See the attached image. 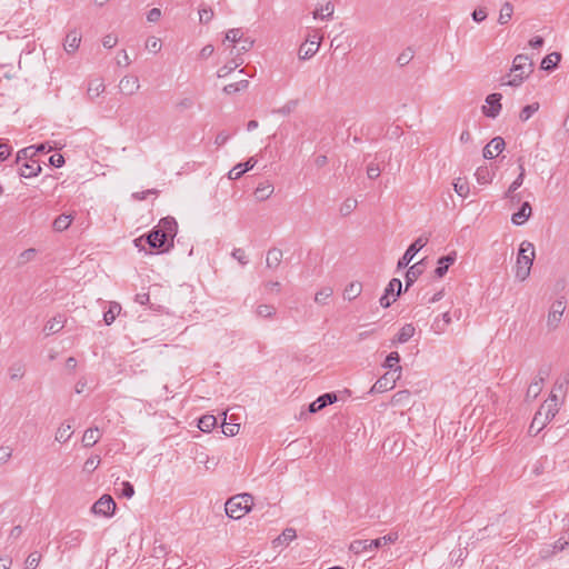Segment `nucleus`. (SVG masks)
Here are the masks:
<instances>
[{"instance_id": "obj_1", "label": "nucleus", "mask_w": 569, "mask_h": 569, "mask_svg": "<svg viewBox=\"0 0 569 569\" xmlns=\"http://www.w3.org/2000/svg\"><path fill=\"white\" fill-rule=\"evenodd\" d=\"M177 229L178 226L173 218H162L148 234L147 242L152 249L166 252L173 247V238L177 234Z\"/></svg>"}, {"instance_id": "obj_2", "label": "nucleus", "mask_w": 569, "mask_h": 569, "mask_svg": "<svg viewBox=\"0 0 569 569\" xmlns=\"http://www.w3.org/2000/svg\"><path fill=\"white\" fill-rule=\"evenodd\" d=\"M569 381L563 378L557 380L552 387V390L548 399L541 405L538 412L551 420L555 418L559 410L560 405L563 402Z\"/></svg>"}, {"instance_id": "obj_3", "label": "nucleus", "mask_w": 569, "mask_h": 569, "mask_svg": "<svg viewBox=\"0 0 569 569\" xmlns=\"http://www.w3.org/2000/svg\"><path fill=\"white\" fill-rule=\"evenodd\" d=\"M253 41L244 37L240 28L230 29L222 41V47L230 54L239 56L251 49Z\"/></svg>"}, {"instance_id": "obj_4", "label": "nucleus", "mask_w": 569, "mask_h": 569, "mask_svg": "<svg viewBox=\"0 0 569 569\" xmlns=\"http://www.w3.org/2000/svg\"><path fill=\"white\" fill-rule=\"evenodd\" d=\"M532 72V62L525 54H518L515 57L510 72L508 73V80L502 84L518 87L526 78Z\"/></svg>"}, {"instance_id": "obj_5", "label": "nucleus", "mask_w": 569, "mask_h": 569, "mask_svg": "<svg viewBox=\"0 0 569 569\" xmlns=\"http://www.w3.org/2000/svg\"><path fill=\"white\" fill-rule=\"evenodd\" d=\"M253 506V498L249 493H241L231 497L226 502V513L232 519H241Z\"/></svg>"}, {"instance_id": "obj_6", "label": "nucleus", "mask_w": 569, "mask_h": 569, "mask_svg": "<svg viewBox=\"0 0 569 569\" xmlns=\"http://www.w3.org/2000/svg\"><path fill=\"white\" fill-rule=\"evenodd\" d=\"M535 258L533 246L529 242H523L520 246L517 264H516V277L520 280H525L531 270Z\"/></svg>"}, {"instance_id": "obj_7", "label": "nucleus", "mask_w": 569, "mask_h": 569, "mask_svg": "<svg viewBox=\"0 0 569 569\" xmlns=\"http://www.w3.org/2000/svg\"><path fill=\"white\" fill-rule=\"evenodd\" d=\"M29 153L31 156L34 154L32 148H26L23 150H20L17 154L18 163L24 161L19 169L20 174L24 178L36 177L41 171L39 162L32 158L29 159Z\"/></svg>"}, {"instance_id": "obj_8", "label": "nucleus", "mask_w": 569, "mask_h": 569, "mask_svg": "<svg viewBox=\"0 0 569 569\" xmlns=\"http://www.w3.org/2000/svg\"><path fill=\"white\" fill-rule=\"evenodd\" d=\"M322 38V34H320L318 31L315 32L313 36L308 37L306 41L300 46L299 57L301 59L311 58L319 50Z\"/></svg>"}, {"instance_id": "obj_9", "label": "nucleus", "mask_w": 569, "mask_h": 569, "mask_svg": "<svg viewBox=\"0 0 569 569\" xmlns=\"http://www.w3.org/2000/svg\"><path fill=\"white\" fill-rule=\"evenodd\" d=\"M116 510V502L109 495L102 496L92 507V511L96 515H101L104 517L113 515Z\"/></svg>"}, {"instance_id": "obj_10", "label": "nucleus", "mask_w": 569, "mask_h": 569, "mask_svg": "<svg viewBox=\"0 0 569 569\" xmlns=\"http://www.w3.org/2000/svg\"><path fill=\"white\" fill-rule=\"evenodd\" d=\"M501 94L491 93L486 99V106H483L482 110L487 117L495 118L499 114L501 110L500 103Z\"/></svg>"}, {"instance_id": "obj_11", "label": "nucleus", "mask_w": 569, "mask_h": 569, "mask_svg": "<svg viewBox=\"0 0 569 569\" xmlns=\"http://www.w3.org/2000/svg\"><path fill=\"white\" fill-rule=\"evenodd\" d=\"M505 140L501 137L493 138L483 149V157L486 159H493L498 157L505 149Z\"/></svg>"}, {"instance_id": "obj_12", "label": "nucleus", "mask_w": 569, "mask_h": 569, "mask_svg": "<svg viewBox=\"0 0 569 569\" xmlns=\"http://www.w3.org/2000/svg\"><path fill=\"white\" fill-rule=\"evenodd\" d=\"M139 79L136 76H126L119 82V90L126 96H132L139 90Z\"/></svg>"}, {"instance_id": "obj_13", "label": "nucleus", "mask_w": 569, "mask_h": 569, "mask_svg": "<svg viewBox=\"0 0 569 569\" xmlns=\"http://www.w3.org/2000/svg\"><path fill=\"white\" fill-rule=\"evenodd\" d=\"M427 243V240H423L421 238H419L418 240H416L409 248L408 250L406 251L405 256L402 257L401 260H399L398 262V267L399 268H403L406 266H408L410 263V261L412 260V258L415 257V254L421 249L425 247V244Z\"/></svg>"}, {"instance_id": "obj_14", "label": "nucleus", "mask_w": 569, "mask_h": 569, "mask_svg": "<svg viewBox=\"0 0 569 569\" xmlns=\"http://www.w3.org/2000/svg\"><path fill=\"white\" fill-rule=\"evenodd\" d=\"M335 401H337V396L335 393H326L321 397H319L317 400H315L310 407L309 411L315 413L321 409H323L327 405H331Z\"/></svg>"}, {"instance_id": "obj_15", "label": "nucleus", "mask_w": 569, "mask_h": 569, "mask_svg": "<svg viewBox=\"0 0 569 569\" xmlns=\"http://www.w3.org/2000/svg\"><path fill=\"white\" fill-rule=\"evenodd\" d=\"M531 216V206L529 202H523L520 210L512 214L511 220L515 224H523Z\"/></svg>"}, {"instance_id": "obj_16", "label": "nucleus", "mask_w": 569, "mask_h": 569, "mask_svg": "<svg viewBox=\"0 0 569 569\" xmlns=\"http://www.w3.org/2000/svg\"><path fill=\"white\" fill-rule=\"evenodd\" d=\"M81 42V36L77 31H70L66 37L64 49L68 52H74Z\"/></svg>"}, {"instance_id": "obj_17", "label": "nucleus", "mask_w": 569, "mask_h": 569, "mask_svg": "<svg viewBox=\"0 0 569 569\" xmlns=\"http://www.w3.org/2000/svg\"><path fill=\"white\" fill-rule=\"evenodd\" d=\"M73 221V216L71 214H60L58 216L52 223V227L56 231H64L67 230L71 222Z\"/></svg>"}, {"instance_id": "obj_18", "label": "nucleus", "mask_w": 569, "mask_h": 569, "mask_svg": "<svg viewBox=\"0 0 569 569\" xmlns=\"http://www.w3.org/2000/svg\"><path fill=\"white\" fill-rule=\"evenodd\" d=\"M272 193L273 186L268 181L260 183L254 190V196L260 201L268 199Z\"/></svg>"}, {"instance_id": "obj_19", "label": "nucleus", "mask_w": 569, "mask_h": 569, "mask_svg": "<svg viewBox=\"0 0 569 569\" xmlns=\"http://www.w3.org/2000/svg\"><path fill=\"white\" fill-rule=\"evenodd\" d=\"M100 439V431L98 428H90L84 431L82 442L86 447L94 446Z\"/></svg>"}, {"instance_id": "obj_20", "label": "nucleus", "mask_w": 569, "mask_h": 569, "mask_svg": "<svg viewBox=\"0 0 569 569\" xmlns=\"http://www.w3.org/2000/svg\"><path fill=\"white\" fill-rule=\"evenodd\" d=\"M560 60H561V54L559 52H551L542 59L541 68L543 70H551L555 67H557V64L560 62Z\"/></svg>"}, {"instance_id": "obj_21", "label": "nucleus", "mask_w": 569, "mask_h": 569, "mask_svg": "<svg viewBox=\"0 0 569 569\" xmlns=\"http://www.w3.org/2000/svg\"><path fill=\"white\" fill-rule=\"evenodd\" d=\"M121 312V306L118 302H111L108 311L103 315L106 325L110 326Z\"/></svg>"}, {"instance_id": "obj_22", "label": "nucleus", "mask_w": 569, "mask_h": 569, "mask_svg": "<svg viewBox=\"0 0 569 569\" xmlns=\"http://www.w3.org/2000/svg\"><path fill=\"white\" fill-rule=\"evenodd\" d=\"M548 421H549L548 418H546V417L541 416L539 412H537L536 416L533 417L531 425H530L529 432L537 435L538 432H540L543 429V427L546 426V423Z\"/></svg>"}, {"instance_id": "obj_23", "label": "nucleus", "mask_w": 569, "mask_h": 569, "mask_svg": "<svg viewBox=\"0 0 569 569\" xmlns=\"http://www.w3.org/2000/svg\"><path fill=\"white\" fill-rule=\"evenodd\" d=\"M106 87L101 79H94L89 83L88 87V96L90 98H97L99 97L103 91Z\"/></svg>"}, {"instance_id": "obj_24", "label": "nucleus", "mask_w": 569, "mask_h": 569, "mask_svg": "<svg viewBox=\"0 0 569 569\" xmlns=\"http://www.w3.org/2000/svg\"><path fill=\"white\" fill-rule=\"evenodd\" d=\"M64 322H66V319L62 316H57L48 321L44 329L49 333H56L64 327Z\"/></svg>"}, {"instance_id": "obj_25", "label": "nucleus", "mask_w": 569, "mask_h": 569, "mask_svg": "<svg viewBox=\"0 0 569 569\" xmlns=\"http://www.w3.org/2000/svg\"><path fill=\"white\" fill-rule=\"evenodd\" d=\"M217 425V419L214 416L207 415L199 419L198 427L203 432H210Z\"/></svg>"}, {"instance_id": "obj_26", "label": "nucleus", "mask_w": 569, "mask_h": 569, "mask_svg": "<svg viewBox=\"0 0 569 569\" xmlns=\"http://www.w3.org/2000/svg\"><path fill=\"white\" fill-rule=\"evenodd\" d=\"M368 545L369 540H355L350 543L349 549L356 555L367 553L372 550Z\"/></svg>"}, {"instance_id": "obj_27", "label": "nucleus", "mask_w": 569, "mask_h": 569, "mask_svg": "<svg viewBox=\"0 0 569 569\" xmlns=\"http://www.w3.org/2000/svg\"><path fill=\"white\" fill-rule=\"evenodd\" d=\"M297 537L296 530L293 528H287L282 531V533L274 540L277 546L288 545Z\"/></svg>"}, {"instance_id": "obj_28", "label": "nucleus", "mask_w": 569, "mask_h": 569, "mask_svg": "<svg viewBox=\"0 0 569 569\" xmlns=\"http://www.w3.org/2000/svg\"><path fill=\"white\" fill-rule=\"evenodd\" d=\"M282 259V252L279 249H271L267 253V266L270 268H276L279 266L280 261Z\"/></svg>"}, {"instance_id": "obj_29", "label": "nucleus", "mask_w": 569, "mask_h": 569, "mask_svg": "<svg viewBox=\"0 0 569 569\" xmlns=\"http://www.w3.org/2000/svg\"><path fill=\"white\" fill-rule=\"evenodd\" d=\"M333 14V4L328 1L325 6L313 11L315 19H325Z\"/></svg>"}, {"instance_id": "obj_30", "label": "nucleus", "mask_w": 569, "mask_h": 569, "mask_svg": "<svg viewBox=\"0 0 569 569\" xmlns=\"http://www.w3.org/2000/svg\"><path fill=\"white\" fill-rule=\"evenodd\" d=\"M540 108L539 102H533L531 104H528L522 108V110L519 113V118L521 121L529 120L533 113H536Z\"/></svg>"}, {"instance_id": "obj_31", "label": "nucleus", "mask_w": 569, "mask_h": 569, "mask_svg": "<svg viewBox=\"0 0 569 569\" xmlns=\"http://www.w3.org/2000/svg\"><path fill=\"white\" fill-rule=\"evenodd\" d=\"M455 257L452 256H446L440 258L438 261V267L436 269V274L438 277H442L447 272L449 264L452 263Z\"/></svg>"}, {"instance_id": "obj_32", "label": "nucleus", "mask_w": 569, "mask_h": 569, "mask_svg": "<svg viewBox=\"0 0 569 569\" xmlns=\"http://www.w3.org/2000/svg\"><path fill=\"white\" fill-rule=\"evenodd\" d=\"M362 290V284L360 282H351L345 290V297L349 300L357 298Z\"/></svg>"}, {"instance_id": "obj_33", "label": "nucleus", "mask_w": 569, "mask_h": 569, "mask_svg": "<svg viewBox=\"0 0 569 569\" xmlns=\"http://www.w3.org/2000/svg\"><path fill=\"white\" fill-rule=\"evenodd\" d=\"M453 188H455V191L460 196V197H467L468 193H469V183L467 181V179L465 178H458L456 180V182L453 183Z\"/></svg>"}, {"instance_id": "obj_34", "label": "nucleus", "mask_w": 569, "mask_h": 569, "mask_svg": "<svg viewBox=\"0 0 569 569\" xmlns=\"http://www.w3.org/2000/svg\"><path fill=\"white\" fill-rule=\"evenodd\" d=\"M389 383H390V380L387 377V375H385L379 380H377V382L372 386L371 392H373V393L386 392L390 388Z\"/></svg>"}, {"instance_id": "obj_35", "label": "nucleus", "mask_w": 569, "mask_h": 569, "mask_svg": "<svg viewBox=\"0 0 569 569\" xmlns=\"http://www.w3.org/2000/svg\"><path fill=\"white\" fill-rule=\"evenodd\" d=\"M415 332H416V328L411 323L403 326L398 333V341L399 342L408 341L415 335Z\"/></svg>"}, {"instance_id": "obj_36", "label": "nucleus", "mask_w": 569, "mask_h": 569, "mask_svg": "<svg viewBox=\"0 0 569 569\" xmlns=\"http://www.w3.org/2000/svg\"><path fill=\"white\" fill-rule=\"evenodd\" d=\"M512 13H513V9H512V6L508 2H506L501 9H500V13H499V22L501 24H505L507 23L511 17H512Z\"/></svg>"}, {"instance_id": "obj_37", "label": "nucleus", "mask_w": 569, "mask_h": 569, "mask_svg": "<svg viewBox=\"0 0 569 569\" xmlns=\"http://www.w3.org/2000/svg\"><path fill=\"white\" fill-rule=\"evenodd\" d=\"M72 435L70 425H62L58 428L56 439L60 442H66Z\"/></svg>"}, {"instance_id": "obj_38", "label": "nucleus", "mask_w": 569, "mask_h": 569, "mask_svg": "<svg viewBox=\"0 0 569 569\" xmlns=\"http://www.w3.org/2000/svg\"><path fill=\"white\" fill-rule=\"evenodd\" d=\"M146 49L150 52L157 53L161 49V40L157 37H150L146 41Z\"/></svg>"}, {"instance_id": "obj_39", "label": "nucleus", "mask_w": 569, "mask_h": 569, "mask_svg": "<svg viewBox=\"0 0 569 569\" xmlns=\"http://www.w3.org/2000/svg\"><path fill=\"white\" fill-rule=\"evenodd\" d=\"M248 80H241L239 82H236V83H231V84H228L223 88V91L226 93H233V92H237V91H240V90H243L248 87Z\"/></svg>"}, {"instance_id": "obj_40", "label": "nucleus", "mask_w": 569, "mask_h": 569, "mask_svg": "<svg viewBox=\"0 0 569 569\" xmlns=\"http://www.w3.org/2000/svg\"><path fill=\"white\" fill-rule=\"evenodd\" d=\"M100 465V457L99 456H92L88 458L83 465V470L88 472H92L98 468Z\"/></svg>"}, {"instance_id": "obj_41", "label": "nucleus", "mask_w": 569, "mask_h": 569, "mask_svg": "<svg viewBox=\"0 0 569 569\" xmlns=\"http://www.w3.org/2000/svg\"><path fill=\"white\" fill-rule=\"evenodd\" d=\"M240 66V63H238L237 61H232L223 67H221L219 70H218V77L219 78H224L227 77L229 73H231L234 69H237L238 67Z\"/></svg>"}, {"instance_id": "obj_42", "label": "nucleus", "mask_w": 569, "mask_h": 569, "mask_svg": "<svg viewBox=\"0 0 569 569\" xmlns=\"http://www.w3.org/2000/svg\"><path fill=\"white\" fill-rule=\"evenodd\" d=\"M240 430V425L238 423H223L222 425V432L226 436H236Z\"/></svg>"}, {"instance_id": "obj_43", "label": "nucleus", "mask_w": 569, "mask_h": 569, "mask_svg": "<svg viewBox=\"0 0 569 569\" xmlns=\"http://www.w3.org/2000/svg\"><path fill=\"white\" fill-rule=\"evenodd\" d=\"M247 171L248 168H244L242 163H239L229 171L228 176L230 179H239Z\"/></svg>"}, {"instance_id": "obj_44", "label": "nucleus", "mask_w": 569, "mask_h": 569, "mask_svg": "<svg viewBox=\"0 0 569 569\" xmlns=\"http://www.w3.org/2000/svg\"><path fill=\"white\" fill-rule=\"evenodd\" d=\"M40 562V555L34 552L29 555V557L26 560V567L28 569H36Z\"/></svg>"}, {"instance_id": "obj_45", "label": "nucleus", "mask_w": 569, "mask_h": 569, "mask_svg": "<svg viewBox=\"0 0 569 569\" xmlns=\"http://www.w3.org/2000/svg\"><path fill=\"white\" fill-rule=\"evenodd\" d=\"M412 58H413V51L410 48H408L407 50H405L402 53L399 54V57L397 58V61L399 64L405 66Z\"/></svg>"}, {"instance_id": "obj_46", "label": "nucleus", "mask_w": 569, "mask_h": 569, "mask_svg": "<svg viewBox=\"0 0 569 569\" xmlns=\"http://www.w3.org/2000/svg\"><path fill=\"white\" fill-rule=\"evenodd\" d=\"M257 313L261 317H271L274 313V308L268 305H260L257 308Z\"/></svg>"}, {"instance_id": "obj_47", "label": "nucleus", "mask_w": 569, "mask_h": 569, "mask_svg": "<svg viewBox=\"0 0 569 569\" xmlns=\"http://www.w3.org/2000/svg\"><path fill=\"white\" fill-rule=\"evenodd\" d=\"M565 310V306L561 301H558L555 306H553V311L552 313L549 316V319L552 318L553 321H558L559 320V317L562 315Z\"/></svg>"}, {"instance_id": "obj_48", "label": "nucleus", "mask_w": 569, "mask_h": 569, "mask_svg": "<svg viewBox=\"0 0 569 569\" xmlns=\"http://www.w3.org/2000/svg\"><path fill=\"white\" fill-rule=\"evenodd\" d=\"M331 295H332V289L331 288H325V289H322V290H320L319 292L316 293L315 300L317 302H323L326 299L331 297Z\"/></svg>"}, {"instance_id": "obj_49", "label": "nucleus", "mask_w": 569, "mask_h": 569, "mask_svg": "<svg viewBox=\"0 0 569 569\" xmlns=\"http://www.w3.org/2000/svg\"><path fill=\"white\" fill-rule=\"evenodd\" d=\"M12 149L7 143H0V161H4L10 157Z\"/></svg>"}, {"instance_id": "obj_50", "label": "nucleus", "mask_w": 569, "mask_h": 569, "mask_svg": "<svg viewBox=\"0 0 569 569\" xmlns=\"http://www.w3.org/2000/svg\"><path fill=\"white\" fill-rule=\"evenodd\" d=\"M134 493V489H133V486L128 482V481H124L122 482V496L126 497V498H131Z\"/></svg>"}, {"instance_id": "obj_51", "label": "nucleus", "mask_w": 569, "mask_h": 569, "mask_svg": "<svg viewBox=\"0 0 569 569\" xmlns=\"http://www.w3.org/2000/svg\"><path fill=\"white\" fill-rule=\"evenodd\" d=\"M118 42V39L113 34H108L103 38L102 43L106 48H113Z\"/></svg>"}, {"instance_id": "obj_52", "label": "nucleus", "mask_w": 569, "mask_h": 569, "mask_svg": "<svg viewBox=\"0 0 569 569\" xmlns=\"http://www.w3.org/2000/svg\"><path fill=\"white\" fill-rule=\"evenodd\" d=\"M213 12L211 9H202L199 11V18L202 22H208L212 19Z\"/></svg>"}, {"instance_id": "obj_53", "label": "nucleus", "mask_w": 569, "mask_h": 569, "mask_svg": "<svg viewBox=\"0 0 569 569\" xmlns=\"http://www.w3.org/2000/svg\"><path fill=\"white\" fill-rule=\"evenodd\" d=\"M160 17H161V11H160V9H158V8H153V9H151V10L148 12L147 19H148V21H150V22H156V21H158V20L160 19Z\"/></svg>"}, {"instance_id": "obj_54", "label": "nucleus", "mask_w": 569, "mask_h": 569, "mask_svg": "<svg viewBox=\"0 0 569 569\" xmlns=\"http://www.w3.org/2000/svg\"><path fill=\"white\" fill-rule=\"evenodd\" d=\"M541 391V383L540 382H533L528 388V396H532L536 398Z\"/></svg>"}, {"instance_id": "obj_55", "label": "nucleus", "mask_w": 569, "mask_h": 569, "mask_svg": "<svg viewBox=\"0 0 569 569\" xmlns=\"http://www.w3.org/2000/svg\"><path fill=\"white\" fill-rule=\"evenodd\" d=\"M391 292V282L386 287L385 295L380 299V305L383 308H388L390 306V301L388 295Z\"/></svg>"}, {"instance_id": "obj_56", "label": "nucleus", "mask_w": 569, "mask_h": 569, "mask_svg": "<svg viewBox=\"0 0 569 569\" xmlns=\"http://www.w3.org/2000/svg\"><path fill=\"white\" fill-rule=\"evenodd\" d=\"M418 272H420V270H418V269L416 270V266H412L410 268V270L407 272V287L410 286V283L415 281Z\"/></svg>"}, {"instance_id": "obj_57", "label": "nucleus", "mask_w": 569, "mask_h": 569, "mask_svg": "<svg viewBox=\"0 0 569 569\" xmlns=\"http://www.w3.org/2000/svg\"><path fill=\"white\" fill-rule=\"evenodd\" d=\"M386 542H387V537L377 538V539L369 540L368 547H371V549H376Z\"/></svg>"}, {"instance_id": "obj_58", "label": "nucleus", "mask_w": 569, "mask_h": 569, "mask_svg": "<svg viewBox=\"0 0 569 569\" xmlns=\"http://www.w3.org/2000/svg\"><path fill=\"white\" fill-rule=\"evenodd\" d=\"M50 162L56 167H61L64 162V159L61 154H53L50 157Z\"/></svg>"}, {"instance_id": "obj_59", "label": "nucleus", "mask_w": 569, "mask_h": 569, "mask_svg": "<svg viewBox=\"0 0 569 569\" xmlns=\"http://www.w3.org/2000/svg\"><path fill=\"white\" fill-rule=\"evenodd\" d=\"M522 177H523V173L521 172L519 174V177L511 183V186L509 187V190H508L509 194L511 192H513L518 187H520V184L522 183Z\"/></svg>"}, {"instance_id": "obj_60", "label": "nucleus", "mask_w": 569, "mask_h": 569, "mask_svg": "<svg viewBox=\"0 0 569 569\" xmlns=\"http://www.w3.org/2000/svg\"><path fill=\"white\" fill-rule=\"evenodd\" d=\"M11 456L9 448H0V462H6Z\"/></svg>"}, {"instance_id": "obj_61", "label": "nucleus", "mask_w": 569, "mask_h": 569, "mask_svg": "<svg viewBox=\"0 0 569 569\" xmlns=\"http://www.w3.org/2000/svg\"><path fill=\"white\" fill-rule=\"evenodd\" d=\"M367 173L370 179H375L379 176L380 170L378 167L370 166V167H368Z\"/></svg>"}, {"instance_id": "obj_62", "label": "nucleus", "mask_w": 569, "mask_h": 569, "mask_svg": "<svg viewBox=\"0 0 569 569\" xmlns=\"http://www.w3.org/2000/svg\"><path fill=\"white\" fill-rule=\"evenodd\" d=\"M472 17L476 21H482L486 19V12L483 10H476L473 11Z\"/></svg>"}, {"instance_id": "obj_63", "label": "nucleus", "mask_w": 569, "mask_h": 569, "mask_svg": "<svg viewBox=\"0 0 569 569\" xmlns=\"http://www.w3.org/2000/svg\"><path fill=\"white\" fill-rule=\"evenodd\" d=\"M542 43H543V39L541 37H536V38L531 39L529 42V44L532 48H539L542 46Z\"/></svg>"}, {"instance_id": "obj_64", "label": "nucleus", "mask_w": 569, "mask_h": 569, "mask_svg": "<svg viewBox=\"0 0 569 569\" xmlns=\"http://www.w3.org/2000/svg\"><path fill=\"white\" fill-rule=\"evenodd\" d=\"M233 257L237 258L241 263H244V258H246V253L243 250L241 249H237L234 252H233Z\"/></svg>"}]
</instances>
